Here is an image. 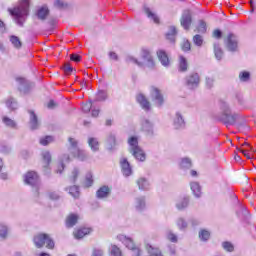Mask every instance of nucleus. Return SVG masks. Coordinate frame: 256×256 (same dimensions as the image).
<instances>
[{
  "instance_id": "nucleus-1",
  "label": "nucleus",
  "mask_w": 256,
  "mask_h": 256,
  "mask_svg": "<svg viewBox=\"0 0 256 256\" xmlns=\"http://www.w3.org/2000/svg\"><path fill=\"white\" fill-rule=\"evenodd\" d=\"M8 11L14 18L15 23H17L19 27H23L29 16V0H20L18 6L13 9H8Z\"/></svg>"
},
{
  "instance_id": "nucleus-2",
  "label": "nucleus",
  "mask_w": 256,
  "mask_h": 256,
  "mask_svg": "<svg viewBox=\"0 0 256 256\" xmlns=\"http://www.w3.org/2000/svg\"><path fill=\"white\" fill-rule=\"evenodd\" d=\"M220 111V121H222L224 125H227V127H229V125H235V123H237V119H239V114L233 113L231 111V106L229 105V102L221 101Z\"/></svg>"
},
{
  "instance_id": "nucleus-3",
  "label": "nucleus",
  "mask_w": 256,
  "mask_h": 256,
  "mask_svg": "<svg viewBox=\"0 0 256 256\" xmlns=\"http://www.w3.org/2000/svg\"><path fill=\"white\" fill-rule=\"evenodd\" d=\"M128 151L136 161L143 163L147 159V155L142 148L139 147V138L131 136L128 138Z\"/></svg>"
},
{
  "instance_id": "nucleus-4",
  "label": "nucleus",
  "mask_w": 256,
  "mask_h": 256,
  "mask_svg": "<svg viewBox=\"0 0 256 256\" xmlns=\"http://www.w3.org/2000/svg\"><path fill=\"white\" fill-rule=\"evenodd\" d=\"M24 183L32 187L33 196L39 197V188L41 187V180L39 174L35 171H29L24 175Z\"/></svg>"
},
{
  "instance_id": "nucleus-5",
  "label": "nucleus",
  "mask_w": 256,
  "mask_h": 256,
  "mask_svg": "<svg viewBox=\"0 0 256 256\" xmlns=\"http://www.w3.org/2000/svg\"><path fill=\"white\" fill-rule=\"evenodd\" d=\"M70 148L69 152L71 153L72 157H75L79 161H87L89 159V155L85 150H81L79 148V142L75 138H69Z\"/></svg>"
},
{
  "instance_id": "nucleus-6",
  "label": "nucleus",
  "mask_w": 256,
  "mask_h": 256,
  "mask_svg": "<svg viewBox=\"0 0 256 256\" xmlns=\"http://www.w3.org/2000/svg\"><path fill=\"white\" fill-rule=\"evenodd\" d=\"M118 241L123 243L127 249L132 251V256H143V250L135 245V242L131 237H127L126 235L120 234L117 236Z\"/></svg>"
},
{
  "instance_id": "nucleus-7",
  "label": "nucleus",
  "mask_w": 256,
  "mask_h": 256,
  "mask_svg": "<svg viewBox=\"0 0 256 256\" xmlns=\"http://www.w3.org/2000/svg\"><path fill=\"white\" fill-rule=\"evenodd\" d=\"M33 242L38 249H41L43 245H46L47 249H53V247H55V242H53L51 237L47 234H38L34 236Z\"/></svg>"
},
{
  "instance_id": "nucleus-8",
  "label": "nucleus",
  "mask_w": 256,
  "mask_h": 256,
  "mask_svg": "<svg viewBox=\"0 0 256 256\" xmlns=\"http://www.w3.org/2000/svg\"><path fill=\"white\" fill-rule=\"evenodd\" d=\"M140 57L142 59L141 63H143V67H148V69H153V67H155V60L149 49L143 48Z\"/></svg>"
},
{
  "instance_id": "nucleus-9",
  "label": "nucleus",
  "mask_w": 256,
  "mask_h": 256,
  "mask_svg": "<svg viewBox=\"0 0 256 256\" xmlns=\"http://www.w3.org/2000/svg\"><path fill=\"white\" fill-rule=\"evenodd\" d=\"M150 97L154 105H156V107H163V104L165 103V99L163 98V94H161V91L158 90L157 87L150 88Z\"/></svg>"
},
{
  "instance_id": "nucleus-10",
  "label": "nucleus",
  "mask_w": 256,
  "mask_h": 256,
  "mask_svg": "<svg viewBox=\"0 0 256 256\" xmlns=\"http://www.w3.org/2000/svg\"><path fill=\"white\" fill-rule=\"evenodd\" d=\"M224 42L228 51H231L232 53L237 51V47H239V39H237L235 34H228Z\"/></svg>"
},
{
  "instance_id": "nucleus-11",
  "label": "nucleus",
  "mask_w": 256,
  "mask_h": 256,
  "mask_svg": "<svg viewBox=\"0 0 256 256\" xmlns=\"http://www.w3.org/2000/svg\"><path fill=\"white\" fill-rule=\"evenodd\" d=\"M201 83V78L198 73H192L185 78V85L188 89H197Z\"/></svg>"
},
{
  "instance_id": "nucleus-12",
  "label": "nucleus",
  "mask_w": 256,
  "mask_h": 256,
  "mask_svg": "<svg viewBox=\"0 0 256 256\" xmlns=\"http://www.w3.org/2000/svg\"><path fill=\"white\" fill-rule=\"evenodd\" d=\"M190 203L191 197L188 195L180 196L175 202V207L177 211H186V209H189Z\"/></svg>"
},
{
  "instance_id": "nucleus-13",
  "label": "nucleus",
  "mask_w": 256,
  "mask_h": 256,
  "mask_svg": "<svg viewBox=\"0 0 256 256\" xmlns=\"http://www.w3.org/2000/svg\"><path fill=\"white\" fill-rule=\"evenodd\" d=\"M120 168L124 177H131V175H133V167L127 158L120 159Z\"/></svg>"
},
{
  "instance_id": "nucleus-14",
  "label": "nucleus",
  "mask_w": 256,
  "mask_h": 256,
  "mask_svg": "<svg viewBox=\"0 0 256 256\" xmlns=\"http://www.w3.org/2000/svg\"><path fill=\"white\" fill-rule=\"evenodd\" d=\"M174 129H185V118L180 111H176L172 118Z\"/></svg>"
},
{
  "instance_id": "nucleus-15",
  "label": "nucleus",
  "mask_w": 256,
  "mask_h": 256,
  "mask_svg": "<svg viewBox=\"0 0 256 256\" xmlns=\"http://www.w3.org/2000/svg\"><path fill=\"white\" fill-rule=\"evenodd\" d=\"M133 207L138 213L145 211L147 208V199L145 196H137L134 198Z\"/></svg>"
},
{
  "instance_id": "nucleus-16",
  "label": "nucleus",
  "mask_w": 256,
  "mask_h": 256,
  "mask_svg": "<svg viewBox=\"0 0 256 256\" xmlns=\"http://www.w3.org/2000/svg\"><path fill=\"white\" fill-rule=\"evenodd\" d=\"M141 131L149 136L155 135L154 125L149 121V119H143L141 121Z\"/></svg>"
},
{
  "instance_id": "nucleus-17",
  "label": "nucleus",
  "mask_w": 256,
  "mask_h": 256,
  "mask_svg": "<svg viewBox=\"0 0 256 256\" xmlns=\"http://www.w3.org/2000/svg\"><path fill=\"white\" fill-rule=\"evenodd\" d=\"M181 26L186 31H189V27H191L192 18H191V11L186 10L183 12L182 17L180 19Z\"/></svg>"
},
{
  "instance_id": "nucleus-18",
  "label": "nucleus",
  "mask_w": 256,
  "mask_h": 256,
  "mask_svg": "<svg viewBox=\"0 0 256 256\" xmlns=\"http://www.w3.org/2000/svg\"><path fill=\"white\" fill-rule=\"evenodd\" d=\"M16 81L18 83L20 93H29V90L31 89V83H29V81L25 78H17Z\"/></svg>"
},
{
  "instance_id": "nucleus-19",
  "label": "nucleus",
  "mask_w": 256,
  "mask_h": 256,
  "mask_svg": "<svg viewBox=\"0 0 256 256\" xmlns=\"http://www.w3.org/2000/svg\"><path fill=\"white\" fill-rule=\"evenodd\" d=\"M156 55L163 67H169L171 62L169 61V55H167V52H165V50L163 49L158 50L156 52Z\"/></svg>"
},
{
  "instance_id": "nucleus-20",
  "label": "nucleus",
  "mask_w": 256,
  "mask_h": 256,
  "mask_svg": "<svg viewBox=\"0 0 256 256\" xmlns=\"http://www.w3.org/2000/svg\"><path fill=\"white\" fill-rule=\"evenodd\" d=\"M137 103L144 109V111H150L151 110V103L149 100H147V97L143 94H138L136 97Z\"/></svg>"
},
{
  "instance_id": "nucleus-21",
  "label": "nucleus",
  "mask_w": 256,
  "mask_h": 256,
  "mask_svg": "<svg viewBox=\"0 0 256 256\" xmlns=\"http://www.w3.org/2000/svg\"><path fill=\"white\" fill-rule=\"evenodd\" d=\"M144 13L147 15L148 19H150V21H153V23H155L156 25H159L161 23L159 16L157 15V13L153 12L151 8L144 6Z\"/></svg>"
},
{
  "instance_id": "nucleus-22",
  "label": "nucleus",
  "mask_w": 256,
  "mask_h": 256,
  "mask_svg": "<svg viewBox=\"0 0 256 256\" xmlns=\"http://www.w3.org/2000/svg\"><path fill=\"white\" fill-rule=\"evenodd\" d=\"M36 17L40 21H45V19H47V17H49V7L47 5H43V6L39 7L36 11Z\"/></svg>"
},
{
  "instance_id": "nucleus-23",
  "label": "nucleus",
  "mask_w": 256,
  "mask_h": 256,
  "mask_svg": "<svg viewBox=\"0 0 256 256\" xmlns=\"http://www.w3.org/2000/svg\"><path fill=\"white\" fill-rule=\"evenodd\" d=\"M106 148L109 151H113V149H115V147H117V138L115 137V134L110 133L107 138H106Z\"/></svg>"
},
{
  "instance_id": "nucleus-24",
  "label": "nucleus",
  "mask_w": 256,
  "mask_h": 256,
  "mask_svg": "<svg viewBox=\"0 0 256 256\" xmlns=\"http://www.w3.org/2000/svg\"><path fill=\"white\" fill-rule=\"evenodd\" d=\"M111 194V188L109 186H102L96 192V196L98 199H107Z\"/></svg>"
},
{
  "instance_id": "nucleus-25",
  "label": "nucleus",
  "mask_w": 256,
  "mask_h": 256,
  "mask_svg": "<svg viewBox=\"0 0 256 256\" xmlns=\"http://www.w3.org/2000/svg\"><path fill=\"white\" fill-rule=\"evenodd\" d=\"M145 249L150 256H163V253L159 248L153 247L147 242H145Z\"/></svg>"
},
{
  "instance_id": "nucleus-26",
  "label": "nucleus",
  "mask_w": 256,
  "mask_h": 256,
  "mask_svg": "<svg viewBox=\"0 0 256 256\" xmlns=\"http://www.w3.org/2000/svg\"><path fill=\"white\" fill-rule=\"evenodd\" d=\"M136 183L140 191H149V187L151 184L149 183V180H147L146 178L141 177L136 181Z\"/></svg>"
},
{
  "instance_id": "nucleus-27",
  "label": "nucleus",
  "mask_w": 256,
  "mask_h": 256,
  "mask_svg": "<svg viewBox=\"0 0 256 256\" xmlns=\"http://www.w3.org/2000/svg\"><path fill=\"white\" fill-rule=\"evenodd\" d=\"M93 230L91 228H81L74 232L75 239H83L85 235L91 234Z\"/></svg>"
},
{
  "instance_id": "nucleus-28",
  "label": "nucleus",
  "mask_w": 256,
  "mask_h": 256,
  "mask_svg": "<svg viewBox=\"0 0 256 256\" xmlns=\"http://www.w3.org/2000/svg\"><path fill=\"white\" fill-rule=\"evenodd\" d=\"M176 226L178 227L179 231H187L189 227V222L184 217H178L176 219Z\"/></svg>"
},
{
  "instance_id": "nucleus-29",
  "label": "nucleus",
  "mask_w": 256,
  "mask_h": 256,
  "mask_svg": "<svg viewBox=\"0 0 256 256\" xmlns=\"http://www.w3.org/2000/svg\"><path fill=\"white\" fill-rule=\"evenodd\" d=\"M189 67V63L187 62V58L184 56H179L178 59V69L181 73H185Z\"/></svg>"
},
{
  "instance_id": "nucleus-30",
  "label": "nucleus",
  "mask_w": 256,
  "mask_h": 256,
  "mask_svg": "<svg viewBox=\"0 0 256 256\" xmlns=\"http://www.w3.org/2000/svg\"><path fill=\"white\" fill-rule=\"evenodd\" d=\"M190 188L194 197L199 199V197H201V185L199 184V182H191Z\"/></svg>"
},
{
  "instance_id": "nucleus-31",
  "label": "nucleus",
  "mask_w": 256,
  "mask_h": 256,
  "mask_svg": "<svg viewBox=\"0 0 256 256\" xmlns=\"http://www.w3.org/2000/svg\"><path fill=\"white\" fill-rule=\"evenodd\" d=\"M198 237L203 243H207L211 239V232L207 229H200L198 232Z\"/></svg>"
},
{
  "instance_id": "nucleus-32",
  "label": "nucleus",
  "mask_w": 256,
  "mask_h": 256,
  "mask_svg": "<svg viewBox=\"0 0 256 256\" xmlns=\"http://www.w3.org/2000/svg\"><path fill=\"white\" fill-rule=\"evenodd\" d=\"M88 145L93 153H97V151H99V139L94 137L88 138Z\"/></svg>"
},
{
  "instance_id": "nucleus-33",
  "label": "nucleus",
  "mask_w": 256,
  "mask_h": 256,
  "mask_svg": "<svg viewBox=\"0 0 256 256\" xmlns=\"http://www.w3.org/2000/svg\"><path fill=\"white\" fill-rule=\"evenodd\" d=\"M175 37H177V28L175 26H170L166 33V39L171 41V43H175Z\"/></svg>"
},
{
  "instance_id": "nucleus-34",
  "label": "nucleus",
  "mask_w": 256,
  "mask_h": 256,
  "mask_svg": "<svg viewBox=\"0 0 256 256\" xmlns=\"http://www.w3.org/2000/svg\"><path fill=\"white\" fill-rule=\"evenodd\" d=\"M77 221H79V216L77 214H70L66 219V227H75Z\"/></svg>"
},
{
  "instance_id": "nucleus-35",
  "label": "nucleus",
  "mask_w": 256,
  "mask_h": 256,
  "mask_svg": "<svg viewBox=\"0 0 256 256\" xmlns=\"http://www.w3.org/2000/svg\"><path fill=\"white\" fill-rule=\"evenodd\" d=\"M69 161H71L69 155L64 154L61 158L60 164L58 165L56 173H59L61 175V173H63V169H65V163H69Z\"/></svg>"
},
{
  "instance_id": "nucleus-36",
  "label": "nucleus",
  "mask_w": 256,
  "mask_h": 256,
  "mask_svg": "<svg viewBox=\"0 0 256 256\" xmlns=\"http://www.w3.org/2000/svg\"><path fill=\"white\" fill-rule=\"evenodd\" d=\"M30 113V129L35 130L39 127V120L37 119V115L34 111H29Z\"/></svg>"
},
{
  "instance_id": "nucleus-37",
  "label": "nucleus",
  "mask_w": 256,
  "mask_h": 256,
  "mask_svg": "<svg viewBox=\"0 0 256 256\" xmlns=\"http://www.w3.org/2000/svg\"><path fill=\"white\" fill-rule=\"evenodd\" d=\"M42 159L44 163V169H49V165H51V152L50 151H44L42 152Z\"/></svg>"
},
{
  "instance_id": "nucleus-38",
  "label": "nucleus",
  "mask_w": 256,
  "mask_h": 256,
  "mask_svg": "<svg viewBox=\"0 0 256 256\" xmlns=\"http://www.w3.org/2000/svg\"><path fill=\"white\" fill-rule=\"evenodd\" d=\"M9 41L14 47V49H21L23 47V43L21 42V39L15 35H11L9 37Z\"/></svg>"
},
{
  "instance_id": "nucleus-39",
  "label": "nucleus",
  "mask_w": 256,
  "mask_h": 256,
  "mask_svg": "<svg viewBox=\"0 0 256 256\" xmlns=\"http://www.w3.org/2000/svg\"><path fill=\"white\" fill-rule=\"evenodd\" d=\"M2 123L5 125V127H9L10 129H15L17 127V122L8 116L2 117Z\"/></svg>"
},
{
  "instance_id": "nucleus-40",
  "label": "nucleus",
  "mask_w": 256,
  "mask_h": 256,
  "mask_svg": "<svg viewBox=\"0 0 256 256\" xmlns=\"http://www.w3.org/2000/svg\"><path fill=\"white\" fill-rule=\"evenodd\" d=\"M126 63L137 65V67H143V62L139 61L135 56L128 55L125 58Z\"/></svg>"
},
{
  "instance_id": "nucleus-41",
  "label": "nucleus",
  "mask_w": 256,
  "mask_h": 256,
  "mask_svg": "<svg viewBox=\"0 0 256 256\" xmlns=\"http://www.w3.org/2000/svg\"><path fill=\"white\" fill-rule=\"evenodd\" d=\"M54 7L56 9H59L60 11H63L64 9L69 8V3H67V1H65V0H55Z\"/></svg>"
},
{
  "instance_id": "nucleus-42",
  "label": "nucleus",
  "mask_w": 256,
  "mask_h": 256,
  "mask_svg": "<svg viewBox=\"0 0 256 256\" xmlns=\"http://www.w3.org/2000/svg\"><path fill=\"white\" fill-rule=\"evenodd\" d=\"M5 105L8 109H10V111H15V109H17V107H19V105L17 104V101L14 100V98H8L5 101Z\"/></svg>"
},
{
  "instance_id": "nucleus-43",
  "label": "nucleus",
  "mask_w": 256,
  "mask_h": 256,
  "mask_svg": "<svg viewBox=\"0 0 256 256\" xmlns=\"http://www.w3.org/2000/svg\"><path fill=\"white\" fill-rule=\"evenodd\" d=\"M9 235V226L5 223H0V238L5 239Z\"/></svg>"
},
{
  "instance_id": "nucleus-44",
  "label": "nucleus",
  "mask_w": 256,
  "mask_h": 256,
  "mask_svg": "<svg viewBox=\"0 0 256 256\" xmlns=\"http://www.w3.org/2000/svg\"><path fill=\"white\" fill-rule=\"evenodd\" d=\"M214 55L217 61H221V59H223V50L219 44H214Z\"/></svg>"
},
{
  "instance_id": "nucleus-45",
  "label": "nucleus",
  "mask_w": 256,
  "mask_h": 256,
  "mask_svg": "<svg viewBox=\"0 0 256 256\" xmlns=\"http://www.w3.org/2000/svg\"><path fill=\"white\" fill-rule=\"evenodd\" d=\"M68 192L71 195V197H73L74 199H79V195H80L79 186L74 185V186L70 187L68 189Z\"/></svg>"
},
{
  "instance_id": "nucleus-46",
  "label": "nucleus",
  "mask_w": 256,
  "mask_h": 256,
  "mask_svg": "<svg viewBox=\"0 0 256 256\" xmlns=\"http://www.w3.org/2000/svg\"><path fill=\"white\" fill-rule=\"evenodd\" d=\"M238 77H239L241 83H247L251 79V73H249L247 71H242L239 73Z\"/></svg>"
},
{
  "instance_id": "nucleus-47",
  "label": "nucleus",
  "mask_w": 256,
  "mask_h": 256,
  "mask_svg": "<svg viewBox=\"0 0 256 256\" xmlns=\"http://www.w3.org/2000/svg\"><path fill=\"white\" fill-rule=\"evenodd\" d=\"M237 216L240 219H247L249 217V210L245 206H241L240 211L237 212Z\"/></svg>"
},
{
  "instance_id": "nucleus-48",
  "label": "nucleus",
  "mask_w": 256,
  "mask_h": 256,
  "mask_svg": "<svg viewBox=\"0 0 256 256\" xmlns=\"http://www.w3.org/2000/svg\"><path fill=\"white\" fill-rule=\"evenodd\" d=\"M222 248L228 253H233V251H235V246L229 241L222 242Z\"/></svg>"
},
{
  "instance_id": "nucleus-49",
  "label": "nucleus",
  "mask_w": 256,
  "mask_h": 256,
  "mask_svg": "<svg viewBox=\"0 0 256 256\" xmlns=\"http://www.w3.org/2000/svg\"><path fill=\"white\" fill-rule=\"evenodd\" d=\"M110 256H123V252L117 245H112L110 249Z\"/></svg>"
},
{
  "instance_id": "nucleus-50",
  "label": "nucleus",
  "mask_w": 256,
  "mask_h": 256,
  "mask_svg": "<svg viewBox=\"0 0 256 256\" xmlns=\"http://www.w3.org/2000/svg\"><path fill=\"white\" fill-rule=\"evenodd\" d=\"M180 167L182 169H191V167H192L191 159L182 158L181 161H180Z\"/></svg>"
},
{
  "instance_id": "nucleus-51",
  "label": "nucleus",
  "mask_w": 256,
  "mask_h": 256,
  "mask_svg": "<svg viewBox=\"0 0 256 256\" xmlns=\"http://www.w3.org/2000/svg\"><path fill=\"white\" fill-rule=\"evenodd\" d=\"M79 177V168H74L69 176L70 183H75Z\"/></svg>"
},
{
  "instance_id": "nucleus-52",
  "label": "nucleus",
  "mask_w": 256,
  "mask_h": 256,
  "mask_svg": "<svg viewBox=\"0 0 256 256\" xmlns=\"http://www.w3.org/2000/svg\"><path fill=\"white\" fill-rule=\"evenodd\" d=\"M166 238L168 239V241H171V243H177L179 241L177 234L173 233V231H168L166 234Z\"/></svg>"
},
{
  "instance_id": "nucleus-53",
  "label": "nucleus",
  "mask_w": 256,
  "mask_h": 256,
  "mask_svg": "<svg viewBox=\"0 0 256 256\" xmlns=\"http://www.w3.org/2000/svg\"><path fill=\"white\" fill-rule=\"evenodd\" d=\"M84 185L85 187H91L93 185V174L91 172L86 174Z\"/></svg>"
},
{
  "instance_id": "nucleus-54",
  "label": "nucleus",
  "mask_w": 256,
  "mask_h": 256,
  "mask_svg": "<svg viewBox=\"0 0 256 256\" xmlns=\"http://www.w3.org/2000/svg\"><path fill=\"white\" fill-rule=\"evenodd\" d=\"M49 143H53V137L52 136H45L40 138V144L44 147L49 145Z\"/></svg>"
},
{
  "instance_id": "nucleus-55",
  "label": "nucleus",
  "mask_w": 256,
  "mask_h": 256,
  "mask_svg": "<svg viewBox=\"0 0 256 256\" xmlns=\"http://www.w3.org/2000/svg\"><path fill=\"white\" fill-rule=\"evenodd\" d=\"M193 43L194 45H196L197 47H201L203 45V37L199 34H196L193 37Z\"/></svg>"
},
{
  "instance_id": "nucleus-56",
  "label": "nucleus",
  "mask_w": 256,
  "mask_h": 256,
  "mask_svg": "<svg viewBox=\"0 0 256 256\" xmlns=\"http://www.w3.org/2000/svg\"><path fill=\"white\" fill-rule=\"evenodd\" d=\"M181 49L184 52L191 51V42H189V40L184 39L181 44Z\"/></svg>"
},
{
  "instance_id": "nucleus-57",
  "label": "nucleus",
  "mask_w": 256,
  "mask_h": 256,
  "mask_svg": "<svg viewBox=\"0 0 256 256\" xmlns=\"http://www.w3.org/2000/svg\"><path fill=\"white\" fill-rule=\"evenodd\" d=\"M105 99H107V92H105V91H99V92L96 94L95 101H105Z\"/></svg>"
},
{
  "instance_id": "nucleus-58",
  "label": "nucleus",
  "mask_w": 256,
  "mask_h": 256,
  "mask_svg": "<svg viewBox=\"0 0 256 256\" xmlns=\"http://www.w3.org/2000/svg\"><path fill=\"white\" fill-rule=\"evenodd\" d=\"M198 33H206L207 31V24L205 21L201 20L198 25Z\"/></svg>"
},
{
  "instance_id": "nucleus-59",
  "label": "nucleus",
  "mask_w": 256,
  "mask_h": 256,
  "mask_svg": "<svg viewBox=\"0 0 256 256\" xmlns=\"http://www.w3.org/2000/svg\"><path fill=\"white\" fill-rule=\"evenodd\" d=\"M93 107V102H87L85 104L82 105V111L83 113H89V111H91Z\"/></svg>"
},
{
  "instance_id": "nucleus-60",
  "label": "nucleus",
  "mask_w": 256,
  "mask_h": 256,
  "mask_svg": "<svg viewBox=\"0 0 256 256\" xmlns=\"http://www.w3.org/2000/svg\"><path fill=\"white\" fill-rule=\"evenodd\" d=\"M48 197L49 199H51L52 201H57L59 199V192L57 191H51L48 193Z\"/></svg>"
},
{
  "instance_id": "nucleus-61",
  "label": "nucleus",
  "mask_w": 256,
  "mask_h": 256,
  "mask_svg": "<svg viewBox=\"0 0 256 256\" xmlns=\"http://www.w3.org/2000/svg\"><path fill=\"white\" fill-rule=\"evenodd\" d=\"M214 85H215V79L209 78V77L206 78V87H207V89H213Z\"/></svg>"
},
{
  "instance_id": "nucleus-62",
  "label": "nucleus",
  "mask_w": 256,
  "mask_h": 256,
  "mask_svg": "<svg viewBox=\"0 0 256 256\" xmlns=\"http://www.w3.org/2000/svg\"><path fill=\"white\" fill-rule=\"evenodd\" d=\"M108 57L110 61H119V55H117L114 51H110L108 53Z\"/></svg>"
},
{
  "instance_id": "nucleus-63",
  "label": "nucleus",
  "mask_w": 256,
  "mask_h": 256,
  "mask_svg": "<svg viewBox=\"0 0 256 256\" xmlns=\"http://www.w3.org/2000/svg\"><path fill=\"white\" fill-rule=\"evenodd\" d=\"M104 252L102 249L94 248L91 256H103Z\"/></svg>"
},
{
  "instance_id": "nucleus-64",
  "label": "nucleus",
  "mask_w": 256,
  "mask_h": 256,
  "mask_svg": "<svg viewBox=\"0 0 256 256\" xmlns=\"http://www.w3.org/2000/svg\"><path fill=\"white\" fill-rule=\"evenodd\" d=\"M70 59H71V61H74V63H79L81 61V55L71 54Z\"/></svg>"
}]
</instances>
